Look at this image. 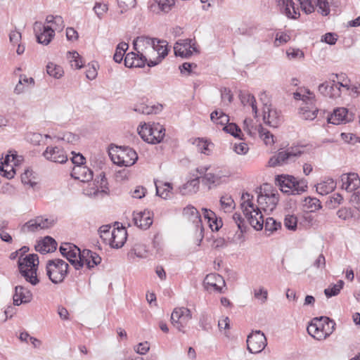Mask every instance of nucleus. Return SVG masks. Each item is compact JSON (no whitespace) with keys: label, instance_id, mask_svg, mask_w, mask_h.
<instances>
[{"label":"nucleus","instance_id":"f257e3e1","mask_svg":"<svg viewBox=\"0 0 360 360\" xmlns=\"http://www.w3.org/2000/svg\"><path fill=\"white\" fill-rule=\"evenodd\" d=\"M240 208L249 224L257 231L262 230L264 226L265 231L271 233L281 227V223L272 217H268L264 221L262 212L254 202L253 195L248 192L242 194Z\"/></svg>","mask_w":360,"mask_h":360},{"label":"nucleus","instance_id":"f03ea898","mask_svg":"<svg viewBox=\"0 0 360 360\" xmlns=\"http://www.w3.org/2000/svg\"><path fill=\"white\" fill-rule=\"evenodd\" d=\"M61 255L65 257L76 270H79L85 264L88 269L94 268L101 262V257L91 250L82 251L72 243H63L60 247Z\"/></svg>","mask_w":360,"mask_h":360},{"label":"nucleus","instance_id":"7ed1b4c3","mask_svg":"<svg viewBox=\"0 0 360 360\" xmlns=\"http://www.w3.org/2000/svg\"><path fill=\"white\" fill-rule=\"evenodd\" d=\"M295 100L303 101L300 108V115L305 120H313L317 116L318 108L314 105L315 96L313 92L306 88H300L293 94Z\"/></svg>","mask_w":360,"mask_h":360},{"label":"nucleus","instance_id":"20e7f679","mask_svg":"<svg viewBox=\"0 0 360 360\" xmlns=\"http://www.w3.org/2000/svg\"><path fill=\"white\" fill-rule=\"evenodd\" d=\"M18 269L22 276L26 281L33 285L39 283L37 271L39 265V257L36 254H30L25 257H19Z\"/></svg>","mask_w":360,"mask_h":360},{"label":"nucleus","instance_id":"39448f33","mask_svg":"<svg viewBox=\"0 0 360 360\" xmlns=\"http://www.w3.org/2000/svg\"><path fill=\"white\" fill-rule=\"evenodd\" d=\"M197 172L202 179V183L210 189L214 188L222 182L226 176L222 170L216 166L205 165L197 168Z\"/></svg>","mask_w":360,"mask_h":360},{"label":"nucleus","instance_id":"423d86ee","mask_svg":"<svg viewBox=\"0 0 360 360\" xmlns=\"http://www.w3.org/2000/svg\"><path fill=\"white\" fill-rule=\"evenodd\" d=\"M112 161L119 165L130 167L138 160L136 152L127 146L116 147L115 150L109 152Z\"/></svg>","mask_w":360,"mask_h":360},{"label":"nucleus","instance_id":"0eeeda50","mask_svg":"<svg viewBox=\"0 0 360 360\" xmlns=\"http://www.w3.org/2000/svg\"><path fill=\"white\" fill-rule=\"evenodd\" d=\"M278 202V194L276 191L271 189L268 184L259 188L257 195V207L265 212H272Z\"/></svg>","mask_w":360,"mask_h":360},{"label":"nucleus","instance_id":"6e6552de","mask_svg":"<svg viewBox=\"0 0 360 360\" xmlns=\"http://www.w3.org/2000/svg\"><path fill=\"white\" fill-rule=\"evenodd\" d=\"M46 269L51 282L58 284L63 282L67 276L68 264L60 259H51L47 262Z\"/></svg>","mask_w":360,"mask_h":360},{"label":"nucleus","instance_id":"1a4fd4ad","mask_svg":"<svg viewBox=\"0 0 360 360\" xmlns=\"http://www.w3.org/2000/svg\"><path fill=\"white\" fill-rule=\"evenodd\" d=\"M302 153L303 151L298 147H290L286 150H278L269 159L268 165L275 167L290 164L295 162Z\"/></svg>","mask_w":360,"mask_h":360},{"label":"nucleus","instance_id":"9d476101","mask_svg":"<svg viewBox=\"0 0 360 360\" xmlns=\"http://www.w3.org/2000/svg\"><path fill=\"white\" fill-rule=\"evenodd\" d=\"M156 38L148 36L137 37L133 41L134 50L139 53V56H143L147 62L154 56V46Z\"/></svg>","mask_w":360,"mask_h":360},{"label":"nucleus","instance_id":"9b49d317","mask_svg":"<svg viewBox=\"0 0 360 360\" xmlns=\"http://www.w3.org/2000/svg\"><path fill=\"white\" fill-rule=\"evenodd\" d=\"M338 79V75H333L332 78L319 84L318 86V91L323 96L328 97L332 99H336L340 98L342 94L340 89V84L338 80H335L334 78Z\"/></svg>","mask_w":360,"mask_h":360},{"label":"nucleus","instance_id":"f8f14e48","mask_svg":"<svg viewBox=\"0 0 360 360\" xmlns=\"http://www.w3.org/2000/svg\"><path fill=\"white\" fill-rule=\"evenodd\" d=\"M302 10L307 14L314 11L315 8H319V12L323 15H328L330 13V7L327 0H297Z\"/></svg>","mask_w":360,"mask_h":360},{"label":"nucleus","instance_id":"ddd939ff","mask_svg":"<svg viewBox=\"0 0 360 360\" xmlns=\"http://www.w3.org/2000/svg\"><path fill=\"white\" fill-rule=\"evenodd\" d=\"M190 309L186 307L175 308L171 315L172 325L179 330H183L191 320Z\"/></svg>","mask_w":360,"mask_h":360},{"label":"nucleus","instance_id":"4468645a","mask_svg":"<svg viewBox=\"0 0 360 360\" xmlns=\"http://www.w3.org/2000/svg\"><path fill=\"white\" fill-rule=\"evenodd\" d=\"M53 224V220L42 217H37L26 222L21 228L23 233L37 232L43 229L51 227Z\"/></svg>","mask_w":360,"mask_h":360},{"label":"nucleus","instance_id":"2eb2a0df","mask_svg":"<svg viewBox=\"0 0 360 360\" xmlns=\"http://www.w3.org/2000/svg\"><path fill=\"white\" fill-rule=\"evenodd\" d=\"M33 28L39 44L48 45L55 36L54 30L51 26H45L40 22H35Z\"/></svg>","mask_w":360,"mask_h":360},{"label":"nucleus","instance_id":"dca6fc26","mask_svg":"<svg viewBox=\"0 0 360 360\" xmlns=\"http://www.w3.org/2000/svg\"><path fill=\"white\" fill-rule=\"evenodd\" d=\"M174 53L181 58H189L193 52H197L194 41L191 39H179L174 46Z\"/></svg>","mask_w":360,"mask_h":360},{"label":"nucleus","instance_id":"f3484780","mask_svg":"<svg viewBox=\"0 0 360 360\" xmlns=\"http://www.w3.org/2000/svg\"><path fill=\"white\" fill-rule=\"evenodd\" d=\"M42 155L46 160L56 163L63 164L68 160V155L63 148L56 146H47Z\"/></svg>","mask_w":360,"mask_h":360},{"label":"nucleus","instance_id":"a211bd4d","mask_svg":"<svg viewBox=\"0 0 360 360\" xmlns=\"http://www.w3.org/2000/svg\"><path fill=\"white\" fill-rule=\"evenodd\" d=\"M168 54L167 44L165 41L156 38L154 46V56L148 61V66L154 67L158 65Z\"/></svg>","mask_w":360,"mask_h":360},{"label":"nucleus","instance_id":"6ab92c4d","mask_svg":"<svg viewBox=\"0 0 360 360\" xmlns=\"http://www.w3.org/2000/svg\"><path fill=\"white\" fill-rule=\"evenodd\" d=\"M263 120L272 127H277L282 122V117L276 109L273 108L271 105L267 103H264Z\"/></svg>","mask_w":360,"mask_h":360},{"label":"nucleus","instance_id":"aec40b11","mask_svg":"<svg viewBox=\"0 0 360 360\" xmlns=\"http://www.w3.org/2000/svg\"><path fill=\"white\" fill-rule=\"evenodd\" d=\"M277 6L288 18L297 19L300 15V7L295 6L293 0H277Z\"/></svg>","mask_w":360,"mask_h":360},{"label":"nucleus","instance_id":"412c9836","mask_svg":"<svg viewBox=\"0 0 360 360\" xmlns=\"http://www.w3.org/2000/svg\"><path fill=\"white\" fill-rule=\"evenodd\" d=\"M203 285L207 290H215L222 292L225 286V281L221 276L217 274H210L204 279Z\"/></svg>","mask_w":360,"mask_h":360},{"label":"nucleus","instance_id":"4be33fe9","mask_svg":"<svg viewBox=\"0 0 360 360\" xmlns=\"http://www.w3.org/2000/svg\"><path fill=\"white\" fill-rule=\"evenodd\" d=\"M127 238V232L124 227H113L111 233L110 245L113 248H120L125 243Z\"/></svg>","mask_w":360,"mask_h":360},{"label":"nucleus","instance_id":"5701e85b","mask_svg":"<svg viewBox=\"0 0 360 360\" xmlns=\"http://www.w3.org/2000/svg\"><path fill=\"white\" fill-rule=\"evenodd\" d=\"M153 214L148 210L134 212L133 214V221L134 224L141 229H148L153 224Z\"/></svg>","mask_w":360,"mask_h":360},{"label":"nucleus","instance_id":"b1692460","mask_svg":"<svg viewBox=\"0 0 360 360\" xmlns=\"http://www.w3.org/2000/svg\"><path fill=\"white\" fill-rule=\"evenodd\" d=\"M340 179L342 188L348 192H352L360 186V178L356 173L343 174Z\"/></svg>","mask_w":360,"mask_h":360},{"label":"nucleus","instance_id":"393cba45","mask_svg":"<svg viewBox=\"0 0 360 360\" xmlns=\"http://www.w3.org/2000/svg\"><path fill=\"white\" fill-rule=\"evenodd\" d=\"M71 176L82 182H89L93 179V172L86 165H75Z\"/></svg>","mask_w":360,"mask_h":360},{"label":"nucleus","instance_id":"a878e982","mask_svg":"<svg viewBox=\"0 0 360 360\" xmlns=\"http://www.w3.org/2000/svg\"><path fill=\"white\" fill-rule=\"evenodd\" d=\"M32 299V294L28 289L22 285H17L15 288L13 295V304L19 306L22 303H28Z\"/></svg>","mask_w":360,"mask_h":360},{"label":"nucleus","instance_id":"bb28decb","mask_svg":"<svg viewBox=\"0 0 360 360\" xmlns=\"http://www.w3.org/2000/svg\"><path fill=\"white\" fill-rule=\"evenodd\" d=\"M352 120L348 115V110L345 108H339L334 110L333 114L328 118V122L333 124H340L342 122H348Z\"/></svg>","mask_w":360,"mask_h":360},{"label":"nucleus","instance_id":"cd10ccee","mask_svg":"<svg viewBox=\"0 0 360 360\" xmlns=\"http://www.w3.org/2000/svg\"><path fill=\"white\" fill-rule=\"evenodd\" d=\"M183 214L188 220L195 225L197 231L200 229L202 231V219L196 208L191 205L187 206L184 209Z\"/></svg>","mask_w":360,"mask_h":360},{"label":"nucleus","instance_id":"c85d7f7f","mask_svg":"<svg viewBox=\"0 0 360 360\" xmlns=\"http://www.w3.org/2000/svg\"><path fill=\"white\" fill-rule=\"evenodd\" d=\"M124 65L127 68H143L147 63L144 56H139V53L129 52L124 58Z\"/></svg>","mask_w":360,"mask_h":360},{"label":"nucleus","instance_id":"c756f323","mask_svg":"<svg viewBox=\"0 0 360 360\" xmlns=\"http://www.w3.org/2000/svg\"><path fill=\"white\" fill-rule=\"evenodd\" d=\"M276 181L282 192L290 193L292 188L295 186V178L289 175H280L277 176Z\"/></svg>","mask_w":360,"mask_h":360},{"label":"nucleus","instance_id":"7c9ffc66","mask_svg":"<svg viewBox=\"0 0 360 360\" xmlns=\"http://www.w3.org/2000/svg\"><path fill=\"white\" fill-rule=\"evenodd\" d=\"M57 243L50 236H46L35 246V250L42 254L53 252L56 249Z\"/></svg>","mask_w":360,"mask_h":360},{"label":"nucleus","instance_id":"2f4dec72","mask_svg":"<svg viewBox=\"0 0 360 360\" xmlns=\"http://www.w3.org/2000/svg\"><path fill=\"white\" fill-rule=\"evenodd\" d=\"M246 342L250 353L258 354L267 345V339H246Z\"/></svg>","mask_w":360,"mask_h":360},{"label":"nucleus","instance_id":"473e14b6","mask_svg":"<svg viewBox=\"0 0 360 360\" xmlns=\"http://www.w3.org/2000/svg\"><path fill=\"white\" fill-rule=\"evenodd\" d=\"M34 86V80L32 77H27L25 75H20L18 83L16 84L14 91L17 94L25 92L27 89Z\"/></svg>","mask_w":360,"mask_h":360},{"label":"nucleus","instance_id":"72a5a7b5","mask_svg":"<svg viewBox=\"0 0 360 360\" xmlns=\"http://www.w3.org/2000/svg\"><path fill=\"white\" fill-rule=\"evenodd\" d=\"M336 187V183L333 179H326V180L317 184L316 190L321 195H327L334 191Z\"/></svg>","mask_w":360,"mask_h":360},{"label":"nucleus","instance_id":"f704fd0d","mask_svg":"<svg viewBox=\"0 0 360 360\" xmlns=\"http://www.w3.org/2000/svg\"><path fill=\"white\" fill-rule=\"evenodd\" d=\"M165 135V129L159 123L153 122V128L151 136L148 139L149 143L155 144L160 143Z\"/></svg>","mask_w":360,"mask_h":360},{"label":"nucleus","instance_id":"c9c22d12","mask_svg":"<svg viewBox=\"0 0 360 360\" xmlns=\"http://www.w3.org/2000/svg\"><path fill=\"white\" fill-rule=\"evenodd\" d=\"M318 319L321 322L320 330L324 335V338H328L335 330V323L326 316H321Z\"/></svg>","mask_w":360,"mask_h":360},{"label":"nucleus","instance_id":"e433bc0d","mask_svg":"<svg viewBox=\"0 0 360 360\" xmlns=\"http://www.w3.org/2000/svg\"><path fill=\"white\" fill-rule=\"evenodd\" d=\"M156 193L163 199H167L171 197L172 186L171 184L158 181L155 182Z\"/></svg>","mask_w":360,"mask_h":360},{"label":"nucleus","instance_id":"4c0bfd02","mask_svg":"<svg viewBox=\"0 0 360 360\" xmlns=\"http://www.w3.org/2000/svg\"><path fill=\"white\" fill-rule=\"evenodd\" d=\"M202 210L203 212L204 218L207 220L210 228L212 230L218 231L222 226L221 220L218 221L215 213L212 210L205 208H202Z\"/></svg>","mask_w":360,"mask_h":360},{"label":"nucleus","instance_id":"58836bf2","mask_svg":"<svg viewBox=\"0 0 360 360\" xmlns=\"http://www.w3.org/2000/svg\"><path fill=\"white\" fill-rule=\"evenodd\" d=\"M200 179V177L198 176L188 181L182 187H181L180 192L183 195L196 193L199 188Z\"/></svg>","mask_w":360,"mask_h":360},{"label":"nucleus","instance_id":"ea45409f","mask_svg":"<svg viewBox=\"0 0 360 360\" xmlns=\"http://www.w3.org/2000/svg\"><path fill=\"white\" fill-rule=\"evenodd\" d=\"M193 144L196 146L198 152L207 155L210 154L212 150L210 147L212 146V143L207 139L202 138L195 139Z\"/></svg>","mask_w":360,"mask_h":360},{"label":"nucleus","instance_id":"a19ab883","mask_svg":"<svg viewBox=\"0 0 360 360\" xmlns=\"http://www.w3.org/2000/svg\"><path fill=\"white\" fill-rule=\"evenodd\" d=\"M46 22L51 24L50 26L54 30V32L62 31L65 27L63 19L60 15H49L46 17Z\"/></svg>","mask_w":360,"mask_h":360},{"label":"nucleus","instance_id":"79ce46f5","mask_svg":"<svg viewBox=\"0 0 360 360\" xmlns=\"http://www.w3.org/2000/svg\"><path fill=\"white\" fill-rule=\"evenodd\" d=\"M211 120L216 124L226 126L229 121V117L222 111L214 110L210 115Z\"/></svg>","mask_w":360,"mask_h":360},{"label":"nucleus","instance_id":"37998d69","mask_svg":"<svg viewBox=\"0 0 360 360\" xmlns=\"http://www.w3.org/2000/svg\"><path fill=\"white\" fill-rule=\"evenodd\" d=\"M153 128V123H143L141 124L138 127V133L141 137V139L146 142L148 143V139L151 136L152 131Z\"/></svg>","mask_w":360,"mask_h":360},{"label":"nucleus","instance_id":"c03bdc74","mask_svg":"<svg viewBox=\"0 0 360 360\" xmlns=\"http://www.w3.org/2000/svg\"><path fill=\"white\" fill-rule=\"evenodd\" d=\"M344 286V281L339 280L337 283L330 285L324 290V293L327 297H331L338 295Z\"/></svg>","mask_w":360,"mask_h":360},{"label":"nucleus","instance_id":"a18cd8bd","mask_svg":"<svg viewBox=\"0 0 360 360\" xmlns=\"http://www.w3.org/2000/svg\"><path fill=\"white\" fill-rule=\"evenodd\" d=\"M46 72L48 75L56 79L60 78L64 73L63 70L60 66L53 63H49L47 64Z\"/></svg>","mask_w":360,"mask_h":360},{"label":"nucleus","instance_id":"49530a36","mask_svg":"<svg viewBox=\"0 0 360 360\" xmlns=\"http://www.w3.org/2000/svg\"><path fill=\"white\" fill-rule=\"evenodd\" d=\"M258 134L266 145H272L274 143V135L262 124H259Z\"/></svg>","mask_w":360,"mask_h":360},{"label":"nucleus","instance_id":"de8ad7c7","mask_svg":"<svg viewBox=\"0 0 360 360\" xmlns=\"http://www.w3.org/2000/svg\"><path fill=\"white\" fill-rule=\"evenodd\" d=\"M68 58L70 59V65L72 68L80 69L84 66L82 57L77 51L68 52Z\"/></svg>","mask_w":360,"mask_h":360},{"label":"nucleus","instance_id":"09e8293b","mask_svg":"<svg viewBox=\"0 0 360 360\" xmlns=\"http://www.w3.org/2000/svg\"><path fill=\"white\" fill-rule=\"evenodd\" d=\"M243 129L250 136H255L258 133L259 124L255 125L251 119H245L243 122Z\"/></svg>","mask_w":360,"mask_h":360},{"label":"nucleus","instance_id":"8fccbe9b","mask_svg":"<svg viewBox=\"0 0 360 360\" xmlns=\"http://www.w3.org/2000/svg\"><path fill=\"white\" fill-rule=\"evenodd\" d=\"M128 44L125 42H121L117 45L115 53L113 56V59L116 63H121L126 51L128 49Z\"/></svg>","mask_w":360,"mask_h":360},{"label":"nucleus","instance_id":"3c124183","mask_svg":"<svg viewBox=\"0 0 360 360\" xmlns=\"http://www.w3.org/2000/svg\"><path fill=\"white\" fill-rule=\"evenodd\" d=\"M112 227L110 225H103L99 228L100 237L106 244L110 245L111 240Z\"/></svg>","mask_w":360,"mask_h":360},{"label":"nucleus","instance_id":"603ef678","mask_svg":"<svg viewBox=\"0 0 360 360\" xmlns=\"http://www.w3.org/2000/svg\"><path fill=\"white\" fill-rule=\"evenodd\" d=\"M220 204L221 208L224 212H230L235 207V202L232 197L229 195H223L220 199Z\"/></svg>","mask_w":360,"mask_h":360},{"label":"nucleus","instance_id":"864d4df0","mask_svg":"<svg viewBox=\"0 0 360 360\" xmlns=\"http://www.w3.org/2000/svg\"><path fill=\"white\" fill-rule=\"evenodd\" d=\"M286 56L289 60H302L304 57V53L300 49L290 47L286 50Z\"/></svg>","mask_w":360,"mask_h":360},{"label":"nucleus","instance_id":"5fc2aeb1","mask_svg":"<svg viewBox=\"0 0 360 360\" xmlns=\"http://www.w3.org/2000/svg\"><path fill=\"white\" fill-rule=\"evenodd\" d=\"M304 206L310 209L311 212H314L321 208V202L316 198H306L304 200Z\"/></svg>","mask_w":360,"mask_h":360},{"label":"nucleus","instance_id":"6e6d98bb","mask_svg":"<svg viewBox=\"0 0 360 360\" xmlns=\"http://www.w3.org/2000/svg\"><path fill=\"white\" fill-rule=\"evenodd\" d=\"M158 4L159 9L164 12L168 13L175 4V0H154Z\"/></svg>","mask_w":360,"mask_h":360},{"label":"nucleus","instance_id":"4d7b16f0","mask_svg":"<svg viewBox=\"0 0 360 360\" xmlns=\"http://www.w3.org/2000/svg\"><path fill=\"white\" fill-rule=\"evenodd\" d=\"M35 178L33 176L32 170L27 169L21 175V181L25 185H29L30 187H34L36 185Z\"/></svg>","mask_w":360,"mask_h":360},{"label":"nucleus","instance_id":"13d9d810","mask_svg":"<svg viewBox=\"0 0 360 360\" xmlns=\"http://www.w3.org/2000/svg\"><path fill=\"white\" fill-rule=\"evenodd\" d=\"M57 139L68 143L75 144L79 141V138L77 134L68 131L63 133L62 136H58Z\"/></svg>","mask_w":360,"mask_h":360},{"label":"nucleus","instance_id":"bf43d9fd","mask_svg":"<svg viewBox=\"0 0 360 360\" xmlns=\"http://www.w3.org/2000/svg\"><path fill=\"white\" fill-rule=\"evenodd\" d=\"M321 322L319 321L318 317L314 318L311 323L308 326L307 330L309 335L311 338H316L315 335L316 333L320 330L321 328Z\"/></svg>","mask_w":360,"mask_h":360},{"label":"nucleus","instance_id":"052dcab7","mask_svg":"<svg viewBox=\"0 0 360 360\" xmlns=\"http://www.w3.org/2000/svg\"><path fill=\"white\" fill-rule=\"evenodd\" d=\"M118 6L122 13L133 8L136 4V0H117Z\"/></svg>","mask_w":360,"mask_h":360},{"label":"nucleus","instance_id":"680f3d73","mask_svg":"<svg viewBox=\"0 0 360 360\" xmlns=\"http://www.w3.org/2000/svg\"><path fill=\"white\" fill-rule=\"evenodd\" d=\"M290 40V36L285 32H278L276 34L275 41L274 44L278 47L284 44H286Z\"/></svg>","mask_w":360,"mask_h":360},{"label":"nucleus","instance_id":"e2e57ef3","mask_svg":"<svg viewBox=\"0 0 360 360\" xmlns=\"http://www.w3.org/2000/svg\"><path fill=\"white\" fill-rule=\"evenodd\" d=\"M307 183L304 181H298L295 179V186L292 188L290 194L298 195L305 191L307 188Z\"/></svg>","mask_w":360,"mask_h":360},{"label":"nucleus","instance_id":"0e129e2a","mask_svg":"<svg viewBox=\"0 0 360 360\" xmlns=\"http://www.w3.org/2000/svg\"><path fill=\"white\" fill-rule=\"evenodd\" d=\"M254 296L256 299L260 301L261 304H264L268 298V291L264 288L254 290Z\"/></svg>","mask_w":360,"mask_h":360},{"label":"nucleus","instance_id":"69168bd1","mask_svg":"<svg viewBox=\"0 0 360 360\" xmlns=\"http://www.w3.org/2000/svg\"><path fill=\"white\" fill-rule=\"evenodd\" d=\"M224 130L234 137H240V129L234 123L227 124L224 127Z\"/></svg>","mask_w":360,"mask_h":360},{"label":"nucleus","instance_id":"338daca9","mask_svg":"<svg viewBox=\"0 0 360 360\" xmlns=\"http://www.w3.org/2000/svg\"><path fill=\"white\" fill-rule=\"evenodd\" d=\"M297 219L295 215H287L284 219V225L289 230H295L297 228Z\"/></svg>","mask_w":360,"mask_h":360},{"label":"nucleus","instance_id":"774afa93","mask_svg":"<svg viewBox=\"0 0 360 360\" xmlns=\"http://www.w3.org/2000/svg\"><path fill=\"white\" fill-rule=\"evenodd\" d=\"M108 8L107 4L102 3H96L94 7V11L99 19L103 18L105 13L108 11Z\"/></svg>","mask_w":360,"mask_h":360}]
</instances>
